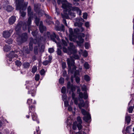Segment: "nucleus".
<instances>
[{"label": "nucleus", "mask_w": 134, "mask_h": 134, "mask_svg": "<svg viewBox=\"0 0 134 134\" xmlns=\"http://www.w3.org/2000/svg\"><path fill=\"white\" fill-rule=\"evenodd\" d=\"M37 33L36 31H32L31 33L32 35L35 38V39L33 40L34 42L35 43V41H36V43H37V45L34 46V50H44L45 48L44 46L43 45H41L42 41L41 37V36L37 37Z\"/></svg>", "instance_id": "obj_1"}, {"label": "nucleus", "mask_w": 134, "mask_h": 134, "mask_svg": "<svg viewBox=\"0 0 134 134\" xmlns=\"http://www.w3.org/2000/svg\"><path fill=\"white\" fill-rule=\"evenodd\" d=\"M25 85H26V88L29 90L28 94H31L32 97H34L35 94L34 84L33 81H26Z\"/></svg>", "instance_id": "obj_2"}, {"label": "nucleus", "mask_w": 134, "mask_h": 134, "mask_svg": "<svg viewBox=\"0 0 134 134\" xmlns=\"http://www.w3.org/2000/svg\"><path fill=\"white\" fill-rule=\"evenodd\" d=\"M14 1L16 6V8L18 9L22 8V5L23 6L22 8V9H25L26 5H27L28 4L27 2H24V0H14Z\"/></svg>", "instance_id": "obj_3"}, {"label": "nucleus", "mask_w": 134, "mask_h": 134, "mask_svg": "<svg viewBox=\"0 0 134 134\" xmlns=\"http://www.w3.org/2000/svg\"><path fill=\"white\" fill-rule=\"evenodd\" d=\"M47 36L48 37L50 36L51 40L56 43L57 42V41H59L60 40L59 36L54 32H52L51 34L49 32H47Z\"/></svg>", "instance_id": "obj_4"}, {"label": "nucleus", "mask_w": 134, "mask_h": 134, "mask_svg": "<svg viewBox=\"0 0 134 134\" xmlns=\"http://www.w3.org/2000/svg\"><path fill=\"white\" fill-rule=\"evenodd\" d=\"M81 112L83 115H86L83 117V120L86 122H88L91 121V117L90 115L84 109H81Z\"/></svg>", "instance_id": "obj_5"}, {"label": "nucleus", "mask_w": 134, "mask_h": 134, "mask_svg": "<svg viewBox=\"0 0 134 134\" xmlns=\"http://www.w3.org/2000/svg\"><path fill=\"white\" fill-rule=\"evenodd\" d=\"M64 53H68L69 55L72 54V57L76 59H79V57L77 54L79 53V55H81V52L77 51H63Z\"/></svg>", "instance_id": "obj_6"}, {"label": "nucleus", "mask_w": 134, "mask_h": 134, "mask_svg": "<svg viewBox=\"0 0 134 134\" xmlns=\"http://www.w3.org/2000/svg\"><path fill=\"white\" fill-rule=\"evenodd\" d=\"M17 52V51H11L8 54H6V56L9 58V59H7V61L8 62V61L9 60L10 62H11L12 61V58L14 57L17 58L18 56V55L16 54Z\"/></svg>", "instance_id": "obj_7"}, {"label": "nucleus", "mask_w": 134, "mask_h": 134, "mask_svg": "<svg viewBox=\"0 0 134 134\" xmlns=\"http://www.w3.org/2000/svg\"><path fill=\"white\" fill-rule=\"evenodd\" d=\"M62 45L63 47H62L60 44H58V45L59 48H57V50H60V49H62V48H63V50H68L65 47H64V46H67V42L64 40L63 39H62Z\"/></svg>", "instance_id": "obj_8"}, {"label": "nucleus", "mask_w": 134, "mask_h": 134, "mask_svg": "<svg viewBox=\"0 0 134 134\" xmlns=\"http://www.w3.org/2000/svg\"><path fill=\"white\" fill-rule=\"evenodd\" d=\"M27 37V34L26 33H23L19 36V38L21 43H24L26 41Z\"/></svg>", "instance_id": "obj_9"}, {"label": "nucleus", "mask_w": 134, "mask_h": 134, "mask_svg": "<svg viewBox=\"0 0 134 134\" xmlns=\"http://www.w3.org/2000/svg\"><path fill=\"white\" fill-rule=\"evenodd\" d=\"M71 4L67 2L66 3H63L62 4V7L67 12L68 11V9L70 8L71 7Z\"/></svg>", "instance_id": "obj_10"}, {"label": "nucleus", "mask_w": 134, "mask_h": 134, "mask_svg": "<svg viewBox=\"0 0 134 134\" xmlns=\"http://www.w3.org/2000/svg\"><path fill=\"white\" fill-rule=\"evenodd\" d=\"M13 30L12 29L10 30L9 31H5L3 32V37L5 38L9 37L10 36L11 33L12 32Z\"/></svg>", "instance_id": "obj_11"}, {"label": "nucleus", "mask_w": 134, "mask_h": 134, "mask_svg": "<svg viewBox=\"0 0 134 134\" xmlns=\"http://www.w3.org/2000/svg\"><path fill=\"white\" fill-rule=\"evenodd\" d=\"M67 64L68 67L71 69V67L73 66L74 65L75 61L73 58H68L67 60Z\"/></svg>", "instance_id": "obj_12"}, {"label": "nucleus", "mask_w": 134, "mask_h": 134, "mask_svg": "<svg viewBox=\"0 0 134 134\" xmlns=\"http://www.w3.org/2000/svg\"><path fill=\"white\" fill-rule=\"evenodd\" d=\"M27 5H26V8H25V9H22V7H23V5H22V8H21L20 9H18L16 8V10H19L20 12V13L21 14V15L23 17H24L26 15V13L24 12V11L27 8Z\"/></svg>", "instance_id": "obj_13"}, {"label": "nucleus", "mask_w": 134, "mask_h": 134, "mask_svg": "<svg viewBox=\"0 0 134 134\" xmlns=\"http://www.w3.org/2000/svg\"><path fill=\"white\" fill-rule=\"evenodd\" d=\"M67 88L68 89H70L72 92H73L75 90V87L72 84H71L70 81L68 82Z\"/></svg>", "instance_id": "obj_14"}, {"label": "nucleus", "mask_w": 134, "mask_h": 134, "mask_svg": "<svg viewBox=\"0 0 134 134\" xmlns=\"http://www.w3.org/2000/svg\"><path fill=\"white\" fill-rule=\"evenodd\" d=\"M39 30L40 32L41 33H43L44 31L46 30V27L45 26H44L42 23L41 22L40 23L39 26Z\"/></svg>", "instance_id": "obj_15"}, {"label": "nucleus", "mask_w": 134, "mask_h": 134, "mask_svg": "<svg viewBox=\"0 0 134 134\" xmlns=\"http://www.w3.org/2000/svg\"><path fill=\"white\" fill-rule=\"evenodd\" d=\"M16 20V17L14 16H11L8 20V23L10 25L13 24L15 21Z\"/></svg>", "instance_id": "obj_16"}, {"label": "nucleus", "mask_w": 134, "mask_h": 134, "mask_svg": "<svg viewBox=\"0 0 134 134\" xmlns=\"http://www.w3.org/2000/svg\"><path fill=\"white\" fill-rule=\"evenodd\" d=\"M31 28V26H29L27 25L26 23H24L23 25V30H24L25 31L27 29L28 32L29 33H30V32Z\"/></svg>", "instance_id": "obj_17"}, {"label": "nucleus", "mask_w": 134, "mask_h": 134, "mask_svg": "<svg viewBox=\"0 0 134 134\" xmlns=\"http://www.w3.org/2000/svg\"><path fill=\"white\" fill-rule=\"evenodd\" d=\"M31 115L32 120L34 121H36L37 123H39V121L37 119L36 113H32Z\"/></svg>", "instance_id": "obj_18"}, {"label": "nucleus", "mask_w": 134, "mask_h": 134, "mask_svg": "<svg viewBox=\"0 0 134 134\" xmlns=\"http://www.w3.org/2000/svg\"><path fill=\"white\" fill-rule=\"evenodd\" d=\"M35 43L34 41V40L32 38V39L30 40L29 43V48L30 49V50H32L33 49V43L35 44H37V43H36V41H35Z\"/></svg>", "instance_id": "obj_19"}, {"label": "nucleus", "mask_w": 134, "mask_h": 134, "mask_svg": "<svg viewBox=\"0 0 134 134\" xmlns=\"http://www.w3.org/2000/svg\"><path fill=\"white\" fill-rule=\"evenodd\" d=\"M72 10L75 11L77 12V13L79 15H81V10L78 7H73L72 8Z\"/></svg>", "instance_id": "obj_20"}, {"label": "nucleus", "mask_w": 134, "mask_h": 134, "mask_svg": "<svg viewBox=\"0 0 134 134\" xmlns=\"http://www.w3.org/2000/svg\"><path fill=\"white\" fill-rule=\"evenodd\" d=\"M29 113H31L32 114V113H35V106L34 105L29 106Z\"/></svg>", "instance_id": "obj_21"}, {"label": "nucleus", "mask_w": 134, "mask_h": 134, "mask_svg": "<svg viewBox=\"0 0 134 134\" xmlns=\"http://www.w3.org/2000/svg\"><path fill=\"white\" fill-rule=\"evenodd\" d=\"M21 25L19 23H18V24L15 27V30L16 31L18 34V32L20 30L21 28Z\"/></svg>", "instance_id": "obj_22"}, {"label": "nucleus", "mask_w": 134, "mask_h": 134, "mask_svg": "<svg viewBox=\"0 0 134 134\" xmlns=\"http://www.w3.org/2000/svg\"><path fill=\"white\" fill-rule=\"evenodd\" d=\"M70 46L68 47V50H76L75 49V46L73 45V43H69Z\"/></svg>", "instance_id": "obj_23"}, {"label": "nucleus", "mask_w": 134, "mask_h": 134, "mask_svg": "<svg viewBox=\"0 0 134 134\" xmlns=\"http://www.w3.org/2000/svg\"><path fill=\"white\" fill-rule=\"evenodd\" d=\"M68 10V11L67 12L68 13V14L70 15L72 18H74L75 16V13L71 12V8H69Z\"/></svg>", "instance_id": "obj_24"}, {"label": "nucleus", "mask_w": 134, "mask_h": 134, "mask_svg": "<svg viewBox=\"0 0 134 134\" xmlns=\"http://www.w3.org/2000/svg\"><path fill=\"white\" fill-rule=\"evenodd\" d=\"M32 99H27V103L29 106H31L32 105V104L33 103L34 104H36V101L35 100H34V102L33 103H32Z\"/></svg>", "instance_id": "obj_25"}, {"label": "nucleus", "mask_w": 134, "mask_h": 134, "mask_svg": "<svg viewBox=\"0 0 134 134\" xmlns=\"http://www.w3.org/2000/svg\"><path fill=\"white\" fill-rule=\"evenodd\" d=\"M23 66L24 68L25 69H28L30 66V63L27 62H25L23 63Z\"/></svg>", "instance_id": "obj_26"}, {"label": "nucleus", "mask_w": 134, "mask_h": 134, "mask_svg": "<svg viewBox=\"0 0 134 134\" xmlns=\"http://www.w3.org/2000/svg\"><path fill=\"white\" fill-rule=\"evenodd\" d=\"M13 10V8L10 5H8L7 7L6 10L8 12H10Z\"/></svg>", "instance_id": "obj_27"}, {"label": "nucleus", "mask_w": 134, "mask_h": 134, "mask_svg": "<svg viewBox=\"0 0 134 134\" xmlns=\"http://www.w3.org/2000/svg\"><path fill=\"white\" fill-rule=\"evenodd\" d=\"M11 49V47L9 45H5L3 47V50H10Z\"/></svg>", "instance_id": "obj_28"}, {"label": "nucleus", "mask_w": 134, "mask_h": 134, "mask_svg": "<svg viewBox=\"0 0 134 134\" xmlns=\"http://www.w3.org/2000/svg\"><path fill=\"white\" fill-rule=\"evenodd\" d=\"M74 77L75 78V80L77 84L79 83L80 80V77L78 76H76L75 74H74Z\"/></svg>", "instance_id": "obj_29"}, {"label": "nucleus", "mask_w": 134, "mask_h": 134, "mask_svg": "<svg viewBox=\"0 0 134 134\" xmlns=\"http://www.w3.org/2000/svg\"><path fill=\"white\" fill-rule=\"evenodd\" d=\"M131 120L130 117L129 116H125V120L128 124L130 122Z\"/></svg>", "instance_id": "obj_30"}, {"label": "nucleus", "mask_w": 134, "mask_h": 134, "mask_svg": "<svg viewBox=\"0 0 134 134\" xmlns=\"http://www.w3.org/2000/svg\"><path fill=\"white\" fill-rule=\"evenodd\" d=\"M40 20V18H38L37 16L35 17V22L36 25L37 26L39 25V21Z\"/></svg>", "instance_id": "obj_31"}, {"label": "nucleus", "mask_w": 134, "mask_h": 134, "mask_svg": "<svg viewBox=\"0 0 134 134\" xmlns=\"http://www.w3.org/2000/svg\"><path fill=\"white\" fill-rule=\"evenodd\" d=\"M67 2L66 0H57V3L59 5L61 3L62 4L63 3H66Z\"/></svg>", "instance_id": "obj_32"}, {"label": "nucleus", "mask_w": 134, "mask_h": 134, "mask_svg": "<svg viewBox=\"0 0 134 134\" xmlns=\"http://www.w3.org/2000/svg\"><path fill=\"white\" fill-rule=\"evenodd\" d=\"M83 65L84 68L86 69H88L89 68V65L87 62H85Z\"/></svg>", "instance_id": "obj_33"}, {"label": "nucleus", "mask_w": 134, "mask_h": 134, "mask_svg": "<svg viewBox=\"0 0 134 134\" xmlns=\"http://www.w3.org/2000/svg\"><path fill=\"white\" fill-rule=\"evenodd\" d=\"M28 16L29 18H33V13L32 11L27 12Z\"/></svg>", "instance_id": "obj_34"}, {"label": "nucleus", "mask_w": 134, "mask_h": 134, "mask_svg": "<svg viewBox=\"0 0 134 134\" xmlns=\"http://www.w3.org/2000/svg\"><path fill=\"white\" fill-rule=\"evenodd\" d=\"M33 18H29L27 20V25L29 26H31L30 25L31 22V20L33 19Z\"/></svg>", "instance_id": "obj_35"}, {"label": "nucleus", "mask_w": 134, "mask_h": 134, "mask_svg": "<svg viewBox=\"0 0 134 134\" xmlns=\"http://www.w3.org/2000/svg\"><path fill=\"white\" fill-rule=\"evenodd\" d=\"M84 79L87 82L89 81L90 80V77L87 75H85L84 76Z\"/></svg>", "instance_id": "obj_36"}, {"label": "nucleus", "mask_w": 134, "mask_h": 134, "mask_svg": "<svg viewBox=\"0 0 134 134\" xmlns=\"http://www.w3.org/2000/svg\"><path fill=\"white\" fill-rule=\"evenodd\" d=\"M78 39L79 40V42L80 43H82L84 41V39L82 38V36H81L79 35L78 36Z\"/></svg>", "instance_id": "obj_37"}, {"label": "nucleus", "mask_w": 134, "mask_h": 134, "mask_svg": "<svg viewBox=\"0 0 134 134\" xmlns=\"http://www.w3.org/2000/svg\"><path fill=\"white\" fill-rule=\"evenodd\" d=\"M5 42L6 43H7L9 44H10L12 43V40L11 38H9L8 39L6 40H5Z\"/></svg>", "instance_id": "obj_38"}, {"label": "nucleus", "mask_w": 134, "mask_h": 134, "mask_svg": "<svg viewBox=\"0 0 134 134\" xmlns=\"http://www.w3.org/2000/svg\"><path fill=\"white\" fill-rule=\"evenodd\" d=\"M37 69V67L36 66H34L32 68L31 72L33 73H34L36 71Z\"/></svg>", "instance_id": "obj_39"}, {"label": "nucleus", "mask_w": 134, "mask_h": 134, "mask_svg": "<svg viewBox=\"0 0 134 134\" xmlns=\"http://www.w3.org/2000/svg\"><path fill=\"white\" fill-rule=\"evenodd\" d=\"M83 24V23L82 22H77L75 23V25L76 26H78L79 27H81Z\"/></svg>", "instance_id": "obj_40"}, {"label": "nucleus", "mask_w": 134, "mask_h": 134, "mask_svg": "<svg viewBox=\"0 0 134 134\" xmlns=\"http://www.w3.org/2000/svg\"><path fill=\"white\" fill-rule=\"evenodd\" d=\"M88 97V96L87 94V92H85L83 93V98L85 99H87Z\"/></svg>", "instance_id": "obj_41"}, {"label": "nucleus", "mask_w": 134, "mask_h": 134, "mask_svg": "<svg viewBox=\"0 0 134 134\" xmlns=\"http://www.w3.org/2000/svg\"><path fill=\"white\" fill-rule=\"evenodd\" d=\"M50 63L48 60H45L42 63V64L45 66H46L49 63Z\"/></svg>", "instance_id": "obj_42"}, {"label": "nucleus", "mask_w": 134, "mask_h": 134, "mask_svg": "<svg viewBox=\"0 0 134 134\" xmlns=\"http://www.w3.org/2000/svg\"><path fill=\"white\" fill-rule=\"evenodd\" d=\"M59 82L61 84H63L64 83V79L63 77H61L59 80Z\"/></svg>", "instance_id": "obj_43"}, {"label": "nucleus", "mask_w": 134, "mask_h": 134, "mask_svg": "<svg viewBox=\"0 0 134 134\" xmlns=\"http://www.w3.org/2000/svg\"><path fill=\"white\" fill-rule=\"evenodd\" d=\"M15 63L16 65L19 67L21 65V62L18 60L16 61L15 62Z\"/></svg>", "instance_id": "obj_44"}, {"label": "nucleus", "mask_w": 134, "mask_h": 134, "mask_svg": "<svg viewBox=\"0 0 134 134\" xmlns=\"http://www.w3.org/2000/svg\"><path fill=\"white\" fill-rule=\"evenodd\" d=\"M85 103L83 102H83L79 104V106L80 108H81V107H83L85 106Z\"/></svg>", "instance_id": "obj_45"}, {"label": "nucleus", "mask_w": 134, "mask_h": 134, "mask_svg": "<svg viewBox=\"0 0 134 134\" xmlns=\"http://www.w3.org/2000/svg\"><path fill=\"white\" fill-rule=\"evenodd\" d=\"M90 45L88 42H86L85 44V47L86 49H88L89 48Z\"/></svg>", "instance_id": "obj_46"}, {"label": "nucleus", "mask_w": 134, "mask_h": 134, "mask_svg": "<svg viewBox=\"0 0 134 134\" xmlns=\"http://www.w3.org/2000/svg\"><path fill=\"white\" fill-rule=\"evenodd\" d=\"M66 91V88L65 87L63 86L61 89V92L62 93L65 94V93Z\"/></svg>", "instance_id": "obj_47"}, {"label": "nucleus", "mask_w": 134, "mask_h": 134, "mask_svg": "<svg viewBox=\"0 0 134 134\" xmlns=\"http://www.w3.org/2000/svg\"><path fill=\"white\" fill-rule=\"evenodd\" d=\"M40 79V75L38 74H36L35 76V80L36 81H37L39 80Z\"/></svg>", "instance_id": "obj_48"}, {"label": "nucleus", "mask_w": 134, "mask_h": 134, "mask_svg": "<svg viewBox=\"0 0 134 134\" xmlns=\"http://www.w3.org/2000/svg\"><path fill=\"white\" fill-rule=\"evenodd\" d=\"M77 121L79 123H82V120L80 116H78L77 118Z\"/></svg>", "instance_id": "obj_49"}, {"label": "nucleus", "mask_w": 134, "mask_h": 134, "mask_svg": "<svg viewBox=\"0 0 134 134\" xmlns=\"http://www.w3.org/2000/svg\"><path fill=\"white\" fill-rule=\"evenodd\" d=\"M82 124V123H78V124L77 125V127L79 130L81 129L82 127L81 125Z\"/></svg>", "instance_id": "obj_50"}, {"label": "nucleus", "mask_w": 134, "mask_h": 134, "mask_svg": "<svg viewBox=\"0 0 134 134\" xmlns=\"http://www.w3.org/2000/svg\"><path fill=\"white\" fill-rule=\"evenodd\" d=\"M129 112L130 113H132L133 109V107H130L129 108Z\"/></svg>", "instance_id": "obj_51"}, {"label": "nucleus", "mask_w": 134, "mask_h": 134, "mask_svg": "<svg viewBox=\"0 0 134 134\" xmlns=\"http://www.w3.org/2000/svg\"><path fill=\"white\" fill-rule=\"evenodd\" d=\"M40 74L41 75H43L45 74V71L44 69H42L40 70Z\"/></svg>", "instance_id": "obj_52"}, {"label": "nucleus", "mask_w": 134, "mask_h": 134, "mask_svg": "<svg viewBox=\"0 0 134 134\" xmlns=\"http://www.w3.org/2000/svg\"><path fill=\"white\" fill-rule=\"evenodd\" d=\"M66 97L67 96L65 94H64L62 96V99L64 101L66 100Z\"/></svg>", "instance_id": "obj_53"}, {"label": "nucleus", "mask_w": 134, "mask_h": 134, "mask_svg": "<svg viewBox=\"0 0 134 134\" xmlns=\"http://www.w3.org/2000/svg\"><path fill=\"white\" fill-rule=\"evenodd\" d=\"M79 96L80 98H82L83 97V94L82 92H79Z\"/></svg>", "instance_id": "obj_54"}, {"label": "nucleus", "mask_w": 134, "mask_h": 134, "mask_svg": "<svg viewBox=\"0 0 134 134\" xmlns=\"http://www.w3.org/2000/svg\"><path fill=\"white\" fill-rule=\"evenodd\" d=\"M34 9L36 11H38L39 10V8L37 5H34Z\"/></svg>", "instance_id": "obj_55"}, {"label": "nucleus", "mask_w": 134, "mask_h": 134, "mask_svg": "<svg viewBox=\"0 0 134 134\" xmlns=\"http://www.w3.org/2000/svg\"><path fill=\"white\" fill-rule=\"evenodd\" d=\"M64 104L65 107H67L69 105V102L66 100L64 101Z\"/></svg>", "instance_id": "obj_56"}, {"label": "nucleus", "mask_w": 134, "mask_h": 134, "mask_svg": "<svg viewBox=\"0 0 134 134\" xmlns=\"http://www.w3.org/2000/svg\"><path fill=\"white\" fill-rule=\"evenodd\" d=\"M73 100H74L75 104L76 105H77L78 104V100L77 98H75Z\"/></svg>", "instance_id": "obj_57"}, {"label": "nucleus", "mask_w": 134, "mask_h": 134, "mask_svg": "<svg viewBox=\"0 0 134 134\" xmlns=\"http://www.w3.org/2000/svg\"><path fill=\"white\" fill-rule=\"evenodd\" d=\"M62 22H63V23L67 27H68V25L67 24V23H66V19H64L63 20V21H62Z\"/></svg>", "instance_id": "obj_58"}, {"label": "nucleus", "mask_w": 134, "mask_h": 134, "mask_svg": "<svg viewBox=\"0 0 134 134\" xmlns=\"http://www.w3.org/2000/svg\"><path fill=\"white\" fill-rule=\"evenodd\" d=\"M69 31L70 34L71 35H72L73 34V29L72 28H69Z\"/></svg>", "instance_id": "obj_59"}, {"label": "nucleus", "mask_w": 134, "mask_h": 134, "mask_svg": "<svg viewBox=\"0 0 134 134\" xmlns=\"http://www.w3.org/2000/svg\"><path fill=\"white\" fill-rule=\"evenodd\" d=\"M83 56L85 57H86L88 55V53L87 51H84V52L83 53Z\"/></svg>", "instance_id": "obj_60"}, {"label": "nucleus", "mask_w": 134, "mask_h": 134, "mask_svg": "<svg viewBox=\"0 0 134 134\" xmlns=\"http://www.w3.org/2000/svg\"><path fill=\"white\" fill-rule=\"evenodd\" d=\"M85 26L87 27L88 28L90 26L89 23L88 22H85Z\"/></svg>", "instance_id": "obj_61"}, {"label": "nucleus", "mask_w": 134, "mask_h": 134, "mask_svg": "<svg viewBox=\"0 0 134 134\" xmlns=\"http://www.w3.org/2000/svg\"><path fill=\"white\" fill-rule=\"evenodd\" d=\"M87 13H85L83 14V17L84 19H86L87 18Z\"/></svg>", "instance_id": "obj_62"}, {"label": "nucleus", "mask_w": 134, "mask_h": 134, "mask_svg": "<svg viewBox=\"0 0 134 134\" xmlns=\"http://www.w3.org/2000/svg\"><path fill=\"white\" fill-rule=\"evenodd\" d=\"M52 59V57L51 55H49L48 57V61L51 63V61Z\"/></svg>", "instance_id": "obj_63"}, {"label": "nucleus", "mask_w": 134, "mask_h": 134, "mask_svg": "<svg viewBox=\"0 0 134 134\" xmlns=\"http://www.w3.org/2000/svg\"><path fill=\"white\" fill-rule=\"evenodd\" d=\"M86 131L85 130H82L80 132L81 134H86Z\"/></svg>", "instance_id": "obj_64"}]
</instances>
